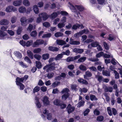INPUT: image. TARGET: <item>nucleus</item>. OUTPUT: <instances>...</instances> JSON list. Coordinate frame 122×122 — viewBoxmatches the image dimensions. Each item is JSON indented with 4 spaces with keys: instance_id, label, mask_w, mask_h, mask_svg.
<instances>
[{
    "instance_id": "11",
    "label": "nucleus",
    "mask_w": 122,
    "mask_h": 122,
    "mask_svg": "<svg viewBox=\"0 0 122 122\" xmlns=\"http://www.w3.org/2000/svg\"><path fill=\"white\" fill-rule=\"evenodd\" d=\"M69 43L71 45H78L80 43L78 41H74L73 39L71 38L70 39Z\"/></svg>"
},
{
    "instance_id": "13",
    "label": "nucleus",
    "mask_w": 122,
    "mask_h": 122,
    "mask_svg": "<svg viewBox=\"0 0 122 122\" xmlns=\"http://www.w3.org/2000/svg\"><path fill=\"white\" fill-rule=\"evenodd\" d=\"M92 75V73L89 71H87L85 72V75H84V77L85 79H88V77H90Z\"/></svg>"
},
{
    "instance_id": "52",
    "label": "nucleus",
    "mask_w": 122,
    "mask_h": 122,
    "mask_svg": "<svg viewBox=\"0 0 122 122\" xmlns=\"http://www.w3.org/2000/svg\"><path fill=\"white\" fill-rule=\"evenodd\" d=\"M107 110L109 115L110 116H112V114L110 107H108L107 108Z\"/></svg>"
},
{
    "instance_id": "64",
    "label": "nucleus",
    "mask_w": 122,
    "mask_h": 122,
    "mask_svg": "<svg viewBox=\"0 0 122 122\" xmlns=\"http://www.w3.org/2000/svg\"><path fill=\"white\" fill-rule=\"evenodd\" d=\"M43 26L46 27H48L50 26V24L48 22H45L43 24Z\"/></svg>"
},
{
    "instance_id": "33",
    "label": "nucleus",
    "mask_w": 122,
    "mask_h": 122,
    "mask_svg": "<svg viewBox=\"0 0 122 122\" xmlns=\"http://www.w3.org/2000/svg\"><path fill=\"white\" fill-rule=\"evenodd\" d=\"M36 66L38 69H40L42 67L41 64V62L39 61H36Z\"/></svg>"
},
{
    "instance_id": "40",
    "label": "nucleus",
    "mask_w": 122,
    "mask_h": 122,
    "mask_svg": "<svg viewBox=\"0 0 122 122\" xmlns=\"http://www.w3.org/2000/svg\"><path fill=\"white\" fill-rule=\"evenodd\" d=\"M60 101L58 99H56L54 101V104L56 105H60Z\"/></svg>"
},
{
    "instance_id": "37",
    "label": "nucleus",
    "mask_w": 122,
    "mask_h": 122,
    "mask_svg": "<svg viewBox=\"0 0 122 122\" xmlns=\"http://www.w3.org/2000/svg\"><path fill=\"white\" fill-rule=\"evenodd\" d=\"M33 43V41L32 40H30L26 42V45L27 47H29L30 46L32 45Z\"/></svg>"
},
{
    "instance_id": "7",
    "label": "nucleus",
    "mask_w": 122,
    "mask_h": 122,
    "mask_svg": "<svg viewBox=\"0 0 122 122\" xmlns=\"http://www.w3.org/2000/svg\"><path fill=\"white\" fill-rule=\"evenodd\" d=\"M20 21L22 25L25 26L27 24V19L25 17H23L20 19Z\"/></svg>"
},
{
    "instance_id": "38",
    "label": "nucleus",
    "mask_w": 122,
    "mask_h": 122,
    "mask_svg": "<svg viewBox=\"0 0 122 122\" xmlns=\"http://www.w3.org/2000/svg\"><path fill=\"white\" fill-rule=\"evenodd\" d=\"M90 99L92 101H96L97 100V99L94 95L91 94L90 95Z\"/></svg>"
},
{
    "instance_id": "60",
    "label": "nucleus",
    "mask_w": 122,
    "mask_h": 122,
    "mask_svg": "<svg viewBox=\"0 0 122 122\" xmlns=\"http://www.w3.org/2000/svg\"><path fill=\"white\" fill-rule=\"evenodd\" d=\"M41 51V49L40 48H37L35 49L33 51V52L34 53H38Z\"/></svg>"
},
{
    "instance_id": "29",
    "label": "nucleus",
    "mask_w": 122,
    "mask_h": 122,
    "mask_svg": "<svg viewBox=\"0 0 122 122\" xmlns=\"http://www.w3.org/2000/svg\"><path fill=\"white\" fill-rule=\"evenodd\" d=\"M14 54L15 56L18 58L20 59L22 57V55L21 53L19 52L18 51L14 52Z\"/></svg>"
},
{
    "instance_id": "62",
    "label": "nucleus",
    "mask_w": 122,
    "mask_h": 122,
    "mask_svg": "<svg viewBox=\"0 0 122 122\" xmlns=\"http://www.w3.org/2000/svg\"><path fill=\"white\" fill-rule=\"evenodd\" d=\"M94 114L96 115H99L100 114V112L97 109H95L93 111Z\"/></svg>"
},
{
    "instance_id": "58",
    "label": "nucleus",
    "mask_w": 122,
    "mask_h": 122,
    "mask_svg": "<svg viewBox=\"0 0 122 122\" xmlns=\"http://www.w3.org/2000/svg\"><path fill=\"white\" fill-rule=\"evenodd\" d=\"M51 36V34L48 33L46 34H44L42 36V37L44 38L46 37H49Z\"/></svg>"
},
{
    "instance_id": "23",
    "label": "nucleus",
    "mask_w": 122,
    "mask_h": 122,
    "mask_svg": "<svg viewBox=\"0 0 122 122\" xmlns=\"http://www.w3.org/2000/svg\"><path fill=\"white\" fill-rule=\"evenodd\" d=\"M22 1L21 0L15 1L13 2V5L15 6L20 5L21 4Z\"/></svg>"
},
{
    "instance_id": "26",
    "label": "nucleus",
    "mask_w": 122,
    "mask_h": 122,
    "mask_svg": "<svg viewBox=\"0 0 122 122\" xmlns=\"http://www.w3.org/2000/svg\"><path fill=\"white\" fill-rule=\"evenodd\" d=\"M27 54L28 56L31 59L33 58V54L32 52L29 50H28L27 51Z\"/></svg>"
},
{
    "instance_id": "47",
    "label": "nucleus",
    "mask_w": 122,
    "mask_h": 122,
    "mask_svg": "<svg viewBox=\"0 0 122 122\" xmlns=\"http://www.w3.org/2000/svg\"><path fill=\"white\" fill-rule=\"evenodd\" d=\"M40 89V87L38 86H36L35 87L33 90V92L34 93L37 92L39 91Z\"/></svg>"
},
{
    "instance_id": "17",
    "label": "nucleus",
    "mask_w": 122,
    "mask_h": 122,
    "mask_svg": "<svg viewBox=\"0 0 122 122\" xmlns=\"http://www.w3.org/2000/svg\"><path fill=\"white\" fill-rule=\"evenodd\" d=\"M48 49L49 50L53 52L57 51L59 50V49L58 48L52 46H49Z\"/></svg>"
},
{
    "instance_id": "2",
    "label": "nucleus",
    "mask_w": 122,
    "mask_h": 122,
    "mask_svg": "<svg viewBox=\"0 0 122 122\" xmlns=\"http://www.w3.org/2000/svg\"><path fill=\"white\" fill-rule=\"evenodd\" d=\"M44 42V41L43 40H37L32 44V46L33 47H38L39 45L43 44Z\"/></svg>"
},
{
    "instance_id": "28",
    "label": "nucleus",
    "mask_w": 122,
    "mask_h": 122,
    "mask_svg": "<svg viewBox=\"0 0 122 122\" xmlns=\"http://www.w3.org/2000/svg\"><path fill=\"white\" fill-rule=\"evenodd\" d=\"M34 11L36 14H37L39 13V9L36 5H34L33 6Z\"/></svg>"
},
{
    "instance_id": "35",
    "label": "nucleus",
    "mask_w": 122,
    "mask_h": 122,
    "mask_svg": "<svg viewBox=\"0 0 122 122\" xmlns=\"http://www.w3.org/2000/svg\"><path fill=\"white\" fill-rule=\"evenodd\" d=\"M96 77L97 78V80L99 82H101L103 81V78L102 76H96Z\"/></svg>"
},
{
    "instance_id": "57",
    "label": "nucleus",
    "mask_w": 122,
    "mask_h": 122,
    "mask_svg": "<svg viewBox=\"0 0 122 122\" xmlns=\"http://www.w3.org/2000/svg\"><path fill=\"white\" fill-rule=\"evenodd\" d=\"M90 111V110L89 109H86L83 113L84 115L85 116L87 115Z\"/></svg>"
},
{
    "instance_id": "42",
    "label": "nucleus",
    "mask_w": 122,
    "mask_h": 122,
    "mask_svg": "<svg viewBox=\"0 0 122 122\" xmlns=\"http://www.w3.org/2000/svg\"><path fill=\"white\" fill-rule=\"evenodd\" d=\"M63 55L62 53L59 54L56 56L55 59L56 60H59L62 57Z\"/></svg>"
},
{
    "instance_id": "49",
    "label": "nucleus",
    "mask_w": 122,
    "mask_h": 122,
    "mask_svg": "<svg viewBox=\"0 0 122 122\" xmlns=\"http://www.w3.org/2000/svg\"><path fill=\"white\" fill-rule=\"evenodd\" d=\"M114 38V35L112 34H110L109 36L108 39L110 41H112L113 40Z\"/></svg>"
},
{
    "instance_id": "18",
    "label": "nucleus",
    "mask_w": 122,
    "mask_h": 122,
    "mask_svg": "<svg viewBox=\"0 0 122 122\" xmlns=\"http://www.w3.org/2000/svg\"><path fill=\"white\" fill-rule=\"evenodd\" d=\"M70 92L68 88H65L63 89L61 91L62 93L63 94L69 95V92Z\"/></svg>"
},
{
    "instance_id": "1",
    "label": "nucleus",
    "mask_w": 122,
    "mask_h": 122,
    "mask_svg": "<svg viewBox=\"0 0 122 122\" xmlns=\"http://www.w3.org/2000/svg\"><path fill=\"white\" fill-rule=\"evenodd\" d=\"M69 3L70 5V9L73 12H77V9L80 11H83L84 10V7L82 5H76L74 6L70 2H69Z\"/></svg>"
},
{
    "instance_id": "10",
    "label": "nucleus",
    "mask_w": 122,
    "mask_h": 122,
    "mask_svg": "<svg viewBox=\"0 0 122 122\" xmlns=\"http://www.w3.org/2000/svg\"><path fill=\"white\" fill-rule=\"evenodd\" d=\"M43 102L44 105H48L50 103V102L49 100V98L46 96H45L44 97Z\"/></svg>"
},
{
    "instance_id": "53",
    "label": "nucleus",
    "mask_w": 122,
    "mask_h": 122,
    "mask_svg": "<svg viewBox=\"0 0 122 122\" xmlns=\"http://www.w3.org/2000/svg\"><path fill=\"white\" fill-rule=\"evenodd\" d=\"M24 60L25 61H26L29 63L31 64V62L29 58L27 56H25L24 58Z\"/></svg>"
},
{
    "instance_id": "12",
    "label": "nucleus",
    "mask_w": 122,
    "mask_h": 122,
    "mask_svg": "<svg viewBox=\"0 0 122 122\" xmlns=\"http://www.w3.org/2000/svg\"><path fill=\"white\" fill-rule=\"evenodd\" d=\"M9 23L8 20L6 19H3L0 21V25H6Z\"/></svg>"
},
{
    "instance_id": "27",
    "label": "nucleus",
    "mask_w": 122,
    "mask_h": 122,
    "mask_svg": "<svg viewBox=\"0 0 122 122\" xmlns=\"http://www.w3.org/2000/svg\"><path fill=\"white\" fill-rule=\"evenodd\" d=\"M81 26V25L79 24L76 23L73 25L72 27V30H76L78 28H79Z\"/></svg>"
},
{
    "instance_id": "21",
    "label": "nucleus",
    "mask_w": 122,
    "mask_h": 122,
    "mask_svg": "<svg viewBox=\"0 0 122 122\" xmlns=\"http://www.w3.org/2000/svg\"><path fill=\"white\" fill-rule=\"evenodd\" d=\"M0 36L2 38L7 37V38H8L7 34L5 32L1 30H0Z\"/></svg>"
},
{
    "instance_id": "22",
    "label": "nucleus",
    "mask_w": 122,
    "mask_h": 122,
    "mask_svg": "<svg viewBox=\"0 0 122 122\" xmlns=\"http://www.w3.org/2000/svg\"><path fill=\"white\" fill-rule=\"evenodd\" d=\"M71 88L73 91H76L78 90V86L75 84H72L71 86Z\"/></svg>"
},
{
    "instance_id": "45",
    "label": "nucleus",
    "mask_w": 122,
    "mask_h": 122,
    "mask_svg": "<svg viewBox=\"0 0 122 122\" xmlns=\"http://www.w3.org/2000/svg\"><path fill=\"white\" fill-rule=\"evenodd\" d=\"M63 34L61 32H58L56 33L55 34V37H57L60 36H62Z\"/></svg>"
},
{
    "instance_id": "19",
    "label": "nucleus",
    "mask_w": 122,
    "mask_h": 122,
    "mask_svg": "<svg viewBox=\"0 0 122 122\" xmlns=\"http://www.w3.org/2000/svg\"><path fill=\"white\" fill-rule=\"evenodd\" d=\"M22 78H20L17 77L16 79V85H19V84H21V82H23V81Z\"/></svg>"
},
{
    "instance_id": "9",
    "label": "nucleus",
    "mask_w": 122,
    "mask_h": 122,
    "mask_svg": "<svg viewBox=\"0 0 122 122\" xmlns=\"http://www.w3.org/2000/svg\"><path fill=\"white\" fill-rule=\"evenodd\" d=\"M103 88L105 92H112L113 88L111 87L107 86L106 85H104L103 86Z\"/></svg>"
},
{
    "instance_id": "36",
    "label": "nucleus",
    "mask_w": 122,
    "mask_h": 122,
    "mask_svg": "<svg viewBox=\"0 0 122 122\" xmlns=\"http://www.w3.org/2000/svg\"><path fill=\"white\" fill-rule=\"evenodd\" d=\"M85 102L83 100H81L77 104V107H80L81 106H83Z\"/></svg>"
},
{
    "instance_id": "25",
    "label": "nucleus",
    "mask_w": 122,
    "mask_h": 122,
    "mask_svg": "<svg viewBox=\"0 0 122 122\" xmlns=\"http://www.w3.org/2000/svg\"><path fill=\"white\" fill-rule=\"evenodd\" d=\"M83 49H79L78 48H75L73 50L74 52L80 53H81L83 52Z\"/></svg>"
},
{
    "instance_id": "46",
    "label": "nucleus",
    "mask_w": 122,
    "mask_h": 122,
    "mask_svg": "<svg viewBox=\"0 0 122 122\" xmlns=\"http://www.w3.org/2000/svg\"><path fill=\"white\" fill-rule=\"evenodd\" d=\"M44 60H46L48 59L49 57V55L48 54H43L42 56Z\"/></svg>"
},
{
    "instance_id": "41",
    "label": "nucleus",
    "mask_w": 122,
    "mask_h": 122,
    "mask_svg": "<svg viewBox=\"0 0 122 122\" xmlns=\"http://www.w3.org/2000/svg\"><path fill=\"white\" fill-rule=\"evenodd\" d=\"M79 91L81 93H82L83 92L84 93H86L87 92L88 90L85 88H83L82 89L80 88L79 89Z\"/></svg>"
},
{
    "instance_id": "50",
    "label": "nucleus",
    "mask_w": 122,
    "mask_h": 122,
    "mask_svg": "<svg viewBox=\"0 0 122 122\" xmlns=\"http://www.w3.org/2000/svg\"><path fill=\"white\" fill-rule=\"evenodd\" d=\"M80 69L82 71H85L87 69L86 67L82 65H80L79 67Z\"/></svg>"
},
{
    "instance_id": "15",
    "label": "nucleus",
    "mask_w": 122,
    "mask_h": 122,
    "mask_svg": "<svg viewBox=\"0 0 122 122\" xmlns=\"http://www.w3.org/2000/svg\"><path fill=\"white\" fill-rule=\"evenodd\" d=\"M55 68V67L54 66H51V65H47L44 67L43 69L44 70L47 69L46 71L49 72V70H51V69H54Z\"/></svg>"
},
{
    "instance_id": "56",
    "label": "nucleus",
    "mask_w": 122,
    "mask_h": 122,
    "mask_svg": "<svg viewBox=\"0 0 122 122\" xmlns=\"http://www.w3.org/2000/svg\"><path fill=\"white\" fill-rule=\"evenodd\" d=\"M113 73L115 74V78L116 79H118L119 77V75L118 73L115 70L114 71Z\"/></svg>"
},
{
    "instance_id": "6",
    "label": "nucleus",
    "mask_w": 122,
    "mask_h": 122,
    "mask_svg": "<svg viewBox=\"0 0 122 122\" xmlns=\"http://www.w3.org/2000/svg\"><path fill=\"white\" fill-rule=\"evenodd\" d=\"M38 16H41V18H42L43 20H46L49 17V16L46 13H42L39 14Z\"/></svg>"
},
{
    "instance_id": "3",
    "label": "nucleus",
    "mask_w": 122,
    "mask_h": 122,
    "mask_svg": "<svg viewBox=\"0 0 122 122\" xmlns=\"http://www.w3.org/2000/svg\"><path fill=\"white\" fill-rule=\"evenodd\" d=\"M17 11L16 9L12 6H9L6 7L5 11L7 12H10L12 11L16 12Z\"/></svg>"
},
{
    "instance_id": "8",
    "label": "nucleus",
    "mask_w": 122,
    "mask_h": 122,
    "mask_svg": "<svg viewBox=\"0 0 122 122\" xmlns=\"http://www.w3.org/2000/svg\"><path fill=\"white\" fill-rule=\"evenodd\" d=\"M48 111L47 110L45 109L43 111V113L45 114H46L47 116V118L48 120L52 121V115L50 113L48 112Z\"/></svg>"
},
{
    "instance_id": "51",
    "label": "nucleus",
    "mask_w": 122,
    "mask_h": 122,
    "mask_svg": "<svg viewBox=\"0 0 122 122\" xmlns=\"http://www.w3.org/2000/svg\"><path fill=\"white\" fill-rule=\"evenodd\" d=\"M99 43L97 41H95L94 42H93L91 43V45L92 46V47H97V46L98 45Z\"/></svg>"
},
{
    "instance_id": "39",
    "label": "nucleus",
    "mask_w": 122,
    "mask_h": 122,
    "mask_svg": "<svg viewBox=\"0 0 122 122\" xmlns=\"http://www.w3.org/2000/svg\"><path fill=\"white\" fill-rule=\"evenodd\" d=\"M65 24L62 23L60 22L57 25L58 27L59 28H61L64 27L65 25Z\"/></svg>"
},
{
    "instance_id": "16",
    "label": "nucleus",
    "mask_w": 122,
    "mask_h": 122,
    "mask_svg": "<svg viewBox=\"0 0 122 122\" xmlns=\"http://www.w3.org/2000/svg\"><path fill=\"white\" fill-rule=\"evenodd\" d=\"M60 14V13L58 11L57 12H54L51 14L50 15V17L51 19L52 20L56 17L58 15Z\"/></svg>"
},
{
    "instance_id": "55",
    "label": "nucleus",
    "mask_w": 122,
    "mask_h": 122,
    "mask_svg": "<svg viewBox=\"0 0 122 122\" xmlns=\"http://www.w3.org/2000/svg\"><path fill=\"white\" fill-rule=\"evenodd\" d=\"M104 53L103 52H101L97 54L96 56L97 58L100 57L102 56H103Z\"/></svg>"
},
{
    "instance_id": "31",
    "label": "nucleus",
    "mask_w": 122,
    "mask_h": 122,
    "mask_svg": "<svg viewBox=\"0 0 122 122\" xmlns=\"http://www.w3.org/2000/svg\"><path fill=\"white\" fill-rule=\"evenodd\" d=\"M102 74L103 75L107 76H109L110 75V72L106 70L103 71Z\"/></svg>"
},
{
    "instance_id": "30",
    "label": "nucleus",
    "mask_w": 122,
    "mask_h": 122,
    "mask_svg": "<svg viewBox=\"0 0 122 122\" xmlns=\"http://www.w3.org/2000/svg\"><path fill=\"white\" fill-rule=\"evenodd\" d=\"M83 31H81L78 33L75 34L74 35V36L76 37H79L83 34Z\"/></svg>"
},
{
    "instance_id": "20",
    "label": "nucleus",
    "mask_w": 122,
    "mask_h": 122,
    "mask_svg": "<svg viewBox=\"0 0 122 122\" xmlns=\"http://www.w3.org/2000/svg\"><path fill=\"white\" fill-rule=\"evenodd\" d=\"M18 10L20 13H24L26 11V9L25 7L21 6L19 8Z\"/></svg>"
},
{
    "instance_id": "34",
    "label": "nucleus",
    "mask_w": 122,
    "mask_h": 122,
    "mask_svg": "<svg viewBox=\"0 0 122 122\" xmlns=\"http://www.w3.org/2000/svg\"><path fill=\"white\" fill-rule=\"evenodd\" d=\"M86 57H81L78 59V63L83 62L86 60Z\"/></svg>"
},
{
    "instance_id": "63",
    "label": "nucleus",
    "mask_w": 122,
    "mask_h": 122,
    "mask_svg": "<svg viewBox=\"0 0 122 122\" xmlns=\"http://www.w3.org/2000/svg\"><path fill=\"white\" fill-rule=\"evenodd\" d=\"M37 35V33L36 31H32L30 33V35L31 36L35 37Z\"/></svg>"
},
{
    "instance_id": "14",
    "label": "nucleus",
    "mask_w": 122,
    "mask_h": 122,
    "mask_svg": "<svg viewBox=\"0 0 122 122\" xmlns=\"http://www.w3.org/2000/svg\"><path fill=\"white\" fill-rule=\"evenodd\" d=\"M35 103L37 108H40L41 106V105L39 101V99L37 97H36L35 99Z\"/></svg>"
},
{
    "instance_id": "59",
    "label": "nucleus",
    "mask_w": 122,
    "mask_h": 122,
    "mask_svg": "<svg viewBox=\"0 0 122 122\" xmlns=\"http://www.w3.org/2000/svg\"><path fill=\"white\" fill-rule=\"evenodd\" d=\"M66 18L65 16H63L61 19V22L64 23L66 22Z\"/></svg>"
},
{
    "instance_id": "48",
    "label": "nucleus",
    "mask_w": 122,
    "mask_h": 122,
    "mask_svg": "<svg viewBox=\"0 0 122 122\" xmlns=\"http://www.w3.org/2000/svg\"><path fill=\"white\" fill-rule=\"evenodd\" d=\"M19 64L23 68H26L27 67V65L24 64L22 61L19 62Z\"/></svg>"
},
{
    "instance_id": "4",
    "label": "nucleus",
    "mask_w": 122,
    "mask_h": 122,
    "mask_svg": "<svg viewBox=\"0 0 122 122\" xmlns=\"http://www.w3.org/2000/svg\"><path fill=\"white\" fill-rule=\"evenodd\" d=\"M75 109L74 106H72L70 104L68 105L66 107V110L69 114L74 111Z\"/></svg>"
},
{
    "instance_id": "43",
    "label": "nucleus",
    "mask_w": 122,
    "mask_h": 122,
    "mask_svg": "<svg viewBox=\"0 0 122 122\" xmlns=\"http://www.w3.org/2000/svg\"><path fill=\"white\" fill-rule=\"evenodd\" d=\"M69 95L63 94L62 96L61 99L63 100H66L69 97Z\"/></svg>"
},
{
    "instance_id": "61",
    "label": "nucleus",
    "mask_w": 122,
    "mask_h": 122,
    "mask_svg": "<svg viewBox=\"0 0 122 122\" xmlns=\"http://www.w3.org/2000/svg\"><path fill=\"white\" fill-rule=\"evenodd\" d=\"M16 18L15 16H13L11 18V21L12 23H14L16 21Z\"/></svg>"
},
{
    "instance_id": "44",
    "label": "nucleus",
    "mask_w": 122,
    "mask_h": 122,
    "mask_svg": "<svg viewBox=\"0 0 122 122\" xmlns=\"http://www.w3.org/2000/svg\"><path fill=\"white\" fill-rule=\"evenodd\" d=\"M104 117L102 116H100L97 117V121L101 122L102 121Z\"/></svg>"
},
{
    "instance_id": "24",
    "label": "nucleus",
    "mask_w": 122,
    "mask_h": 122,
    "mask_svg": "<svg viewBox=\"0 0 122 122\" xmlns=\"http://www.w3.org/2000/svg\"><path fill=\"white\" fill-rule=\"evenodd\" d=\"M56 43L57 44L59 45H62L65 44L66 42L62 40H56Z\"/></svg>"
},
{
    "instance_id": "32",
    "label": "nucleus",
    "mask_w": 122,
    "mask_h": 122,
    "mask_svg": "<svg viewBox=\"0 0 122 122\" xmlns=\"http://www.w3.org/2000/svg\"><path fill=\"white\" fill-rule=\"evenodd\" d=\"M23 3L26 6H29L30 5V3L28 0H24Z\"/></svg>"
},
{
    "instance_id": "54",
    "label": "nucleus",
    "mask_w": 122,
    "mask_h": 122,
    "mask_svg": "<svg viewBox=\"0 0 122 122\" xmlns=\"http://www.w3.org/2000/svg\"><path fill=\"white\" fill-rule=\"evenodd\" d=\"M22 30V27H19L17 31V34L18 35L20 34Z\"/></svg>"
},
{
    "instance_id": "5",
    "label": "nucleus",
    "mask_w": 122,
    "mask_h": 122,
    "mask_svg": "<svg viewBox=\"0 0 122 122\" xmlns=\"http://www.w3.org/2000/svg\"><path fill=\"white\" fill-rule=\"evenodd\" d=\"M81 55H79L74 57H69L66 59V61L68 62L73 61L80 58Z\"/></svg>"
}]
</instances>
